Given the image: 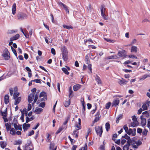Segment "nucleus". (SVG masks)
<instances>
[{
    "instance_id": "1",
    "label": "nucleus",
    "mask_w": 150,
    "mask_h": 150,
    "mask_svg": "<svg viewBox=\"0 0 150 150\" xmlns=\"http://www.w3.org/2000/svg\"><path fill=\"white\" fill-rule=\"evenodd\" d=\"M61 49L62 52V59L64 61H66L68 59V51L67 49V47L64 46L61 47Z\"/></svg>"
},
{
    "instance_id": "2",
    "label": "nucleus",
    "mask_w": 150,
    "mask_h": 150,
    "mask_svg": "<svg viewBox=\"0 0 150 150\" xmlns=\"http://www.w3.org/2000/svg\"><path fill=\"white\" fill-rule=\"evenodd\" d=\"M17 17L19 21H23L26 19L28 16L25 13L23 12H19L17 14Z\"/></svg>"
},
{
    "instance_id": "3",
    "label": "nucleus",
    "mask_w": 150,
    "mask_h": 150,
    "mask_svg": "<svg viewBox=\"0 0 150 150\" xmlns=\"http://www.w3.org/2000/svg\"><path fill=\"white\" fill-rule=\"evenodd\" d=\"M4 53L2 54V56L3 57L5 60H8L10 58V54L8 49H5L4 51Z\"/></svg>"
},
{
    "instance_id": "4",
    "label": "nucleus",
    "mask_w": 150,
    "mask_h": 150,
    "mask_svg": "<svg viewBox=\"0 0 150 150\" xmlns=\"http://www.w3.org/2000/svg\"><path fill=\"white\" fill-rule=\"evenodd\" d=\"M95 130L97 135L101 137L103 132L102 126L100 127L99 126L96 127H95Z\"/></svg>"
},
{
    "instance_id": "5",
    "label": "nucleus",
    "mask_w": 150,
    "mask_h": 150,
    "mask_svg": "<svg viewBox=\"0 0 150 150\" xmlns=\"http://www.w3.org/2000/svg\"><path fill=\"white\" fill-rule=\"evenodd\" d=\"M57 3L59 6L64 8L66 12L68 14H69V12L68 9L69 7L67 6L61 1L58 2Z\"/></svg>"
},
{
    "instance_id": "6",
    "label": "nucleus",
    "mask_w": 150,
    "mask_h": 150,
    "mask_svg": "<svg viewBox=\"0 0 150 150\" xmlns=\"http://www.w3.org/2000/svg\"><path fill=\"white\" fill-rule=\"evenodd\" d=\"M117 55L120 57H123V58H125L127 56V52L123 50L122 51H119L117 53Z\"/></svg>"
},
{
    "instance_id": "7",
    "label": "nucleus",
    "mask_w": 150,
    "mask_h": 150,
    "mask_svg": "<svg viewBox=\"0 0 150 150\" xmlns=\"http://www.w3.org/2000/svg\"><path fill=\"white\" fill-rule=\"evenodd\" d=\"M34 93L30 94L28 96V101L29 103L32 102L33 100L34 97Z\"/></svg>"
},
{
    "instance_id": "8",
    "label": "nucleus",
    "mask_w": 150,
    "mask_h": 150,
    "mask_svg": "<svg viewBox=\"0 0 150 150\" xmlns=\"http://www.w3.org/2000/svg\"><path fill=\"white\" fill-rule=\"evenodd\" d=\"M79 122L78 124H76L75 125V127H76L77 128L76 129L79 130L81 129V121L80 118H79L78 119Z\"/></svg>"
},
{
    "instance_id": "9",
    "label": "nucleus",
    "mask_w": 150,
    "mask_h": 150,
    "mask_svg": "<svg viewBox=\"0 0 150 150\" xmlns=\"http://www.w3.org/2000/svg\"><path fill=\"white\" fill-rule=\"evenodd\" d=\"M81 102L83 106V109L82 110V113L85 115V111L86 110V105L84 102V99H83V100H81Z\"/></svg>"
},
{
    "instance_id": "10",
    "label": "nucleus",
    "mask_w": 150,
    "mask_h": 150,
    "mask_svg": "<svg viewBox=\"0 0 150 150\" xmlns=\"http://www.w3.org/2000/svg\"><path fill=\"white\" fill-rule=\"evenodd\" d=\"M57 148V146H55L54 143H51L50 144L49 148L50 150H56Z\"/></svg>"
},
{
    "instance_id": "11",
    "label": "nucleus",
    "mask_w": 150,
    "mask_h": 150,
    "mask_svg": "<svg viewBox=\"0 0 150 150\" xmlns=\"http://www.w3.org/2000/svg\"><path fill=\"white\" fill-rule=\"evenodd\" d=\"M20 36V35L19 34H17L15 36L11 37L10 38V40L11 41H12L16 40L19 38Z\"/></svg>"
},
{
    "instance_id": "12",
    "label": "nucleus",
    "mask_w": 150,
    "mask_h": 150,
    "mask_svg": "<svg viewBox=\"0 0 150 150\" xmlns=\"http://www.w3.org/2000/svg\"><path fill=\"white\" fill-rule=\"evenodd\" d=\"M119 81L118 83L120 85H122L124 84H125L128 82L127 81L123 78L122 79H119Z\"/></svg>"
},
{
    "instance_id": "13",
    "label": "nucleus",
    "mask_w": 150,
    "mask_h": 150,
    "mask_svg": "<svg viewBox=\"0 0 150 150\" xmlns=\"http://www.w3.org/2000/svg\"><path fill=\"white\" fill-rule=\"evenodd\" d=\"M31 141H30L29 143L26 144L25 145V148L24 149V150H28V149L29 147H31L32 148L33 147V146L31 144Z\"/></svg>"
},
{
    "instance_id": "14",
    "label": "nucleus",
    "mask_w": 150,
    "mask_h": 150,
    "mask_svg": "<svg viewBox=\"0 0 150 150\" xmlns=\"http://www.w3.org/2000/svg\"><path fill=\"white\" fill-rule=\"evenodd\" d=\"M16 4L15 3H14L13 4L12 6V14L13 15L15 14L16 13Z\"/></svg>"
},
{
    "instance_id": "15",
    "label": "nucleus",
    "mask_w": 150,
    "mask_h": 150,
    "mask_svg": "<svg viewBox=\"0 0 150 150\" xmlns=\"http://www.w3.org/2000/svg\"><path fill=\"white\" fill-rule=\"evenodd\" d=\"M81 86L79 84H76L74 85L73 87V90L74 91H76L81 88Z\"/></svg>"
},
{
    "instance_id": "16",
    "label": "nucleus",
    "mask_w": 150,
    "mask_h": 150,
    "mask_svg": "<svg viewBox=\"0 0 150 150\" xmlns=\"http://www.w3.org/2000/svg\"><path fill=\"white\" fill-rule=\"evenodd\" d=\"M119 100H115L113 101L112 103V107L114 106L115 107H116L119 104Z\"/></svg>"
},
{
    "instance_id": "17",
    "label": "nucleus",
    "mask_w": 150,
    "mask_h": 150,
    "mask_svg": "<svg viewBox=\"0 0 150 150\" xmlns=\"http://www.w3.org/2000/svg\"><path fill=\"white\" fill-rule=\"evenodd\" d=\"M4 101L5 104H7L9 102V96L8 94L5 95L4 97Z\"/></svg>"
},
{
    "instance_id": "18",
    "label": "nucleus",
    "mask_w": 150,
    "mask_h": 150,
    "mask_svg": "<svg viewBox=\"0 0 150 150\" xmlns=\"http://www.w3.org/2000/svg\"><path fill=\"white\" fill-rule=\"evenodd\" d=\"M148 77H150V74H144L140 79V80L143 81Z\"/></svg>"
},
{
    "instance_id": "19",
    "label": "nucleus",
    "mask_w": 150,
    "mask_h": 150,
    "mask_svg": "<svg viewBox=\"0 0 150 150\" xmlns=\"http://www.w3.org/2000/svg\"><path fill=\"white\" fill-rule=\"evenodd\" d=\"M146 123V118H144V119H142L141 120V124L142 126L144 127L145 126Z\"/></svg>"
},
{
    "instance_id": "20",
    "label": "nucleus",
    "mask_w": 150,
    "mask_h": 150,
    "mask_svg": "<svg viewBox=\"0 0 150 150\" xmlns=\"http://www.w3.org/2000/svg\"><path fill=\"white\" fill-rule=\"evenodd\" d=\"M137 47L134 46H132L131 48V52H132L136 53L137 51Z\"/></svg>"
},
{
    "instance_id": "21",
    "label": "nucleus",
    "mask_w": 150,
    "mask_h": 150,
    "mask_svg": "<svg viewBox=\"0 0 150 150\" xmlns=\"http://www.w3.org/2000/svg\"><path fill=\"white\" fill-rule=\"evenodd\" d=\"M139 124V123L138 122H133L131 123L130 125L131 127H135L138 126Z\"/></svg>"
},
{
    "instance_id": "22",
    "label": "nucleus",
    "mask_w": 150,
    "mask_h": 150,
    "mask_svg": "<svg viewBox=\"0 0 150 150\" xmlns=\"http://www.w3.org/2000/svg\"><path fill=\"white\" fill-rule=\"evenodd\" d=\"M21 97H18V98H16V99H15V101L14 102V105H17L18 104V103H20V101L21 100Z\"/></svg>"
},
{
    "instance_id": "23",
    "label": "nucleus",
    "mask_w": 150,
    "mask_h": 150,
    "mask_svg": "<svg viewBox=\"0 0 150 150\" xmlns=\"http://www.w3.org/2000/svg\"><path fill=\"white\" fill-rule=\"evenodd\" d=\"M85 61L86 63L87 64H89L90 63V61L88 57V54H87L85 56Z\"/></svg>"
},
{
    "instance_id": "24",
    "label": "nucleus",
    "mask_w": 150,
    "mask_h": 150,
    "mask_svg": "<svg viewBox=\"0 0 150 150\" xmlns=\"http://www.w3.org/2000/svg\"><path fill=\"white\" fill-rule=\"evenodd\" d=\"M78 130H79L75 129L73 131L72 134V135H75V137L76 138H77L78 137Z\"/></svg>"
},
{
    "instance_id": "25",
    "label": "nucleus",
    "mask_w": 150,
    "mask_h": 150,
    "mask_svg": "<svg viewBox=\"0 0 150 150\" xmlns=\"http://www.w3.org/2000/svg\"><path fill=\"white\" fill-rule=\"evenodd\" d=\"M43 111V109L41 108H36L34 112L37 114H39L41 113Z\"/></svg>"
},
{
    "instance_id": "26",
    "label": "nucleus",
    "mask_w": 150,
    "mask_h": 150,
    "mask_svg": "<svg viewBox=\"0 0 150 150\" xmlns=\"http://www.w3.org/2000/svg\"><path fill=\"white\" fill-rule=\"evenodd\" d=\"M22 143V141L21 140L19 139L18 140H15L14 144V145H20Z\"/></svg>"
},
{
    "instance_id": "27",
    "label": "nucleus",
    "mask_w": 150,
    "mask_h": 150,
    "mask_svg": "<svg viewBox=\"0 0 150 150\" xmlns=\"http://www.w3.org/2000/svg\"><path fill=\"white\" fill-rule=\"evenodd\" d=\"M0 143V146L2 148L4 149L6 146L7 145L6 142L4 141H1Z\"/></svg>"
},
{
    "instance_id": "28",
    "label": "nucleus",
    "mask_w": 150,
    "mask_h": 150,
    "mask_svg": "<svg viewBox=\"0 0 150 150\" xmlns=\"http://www.w3.org/2000/svg\"><path fill=\"white\" fill-rule=\"evenodd\" d=\"M34 118L33 116H32L30 118H29L28 116H27L26 117V123H28L29 121L33 120Z\"/></svg>"
},
{
    "instance_id": "29",
    "label": "nucleus",
    "mask_w": 150,
    "mask_h": 150,
    "mask_svg": "<svg viewBox=\"0 0 150 150\" xmlns=\"http://www.w3.org/2000/svg\"><path fill=\"white\" fill-rule=\"evenodd\" d=\"M117 56L116 54L113 55L111 56L108 57H107L106 59H117Z\"/></svg>"
},
{
    "instance_id": "30",
    "label": "nucleus",
    "mask_w": 150,
    "mask_h": 150,
    "mask_svg": "<svg viewBox=\"0 0 150 150\" xmlns=\"http://www.w3.org/2000/svg\"><path fill=\"white\" fill-rule=\"evenodd\" d=\"M106 8L104 4H102L101 6V13L103 14V13H105V11Z\"/></svg>"
},
{
    "instance_id": "31",
    "label": "nucleus",
    "mask_w": 150,
    "mask_h": 150,
    "mask_svg": "<svg viewBox=\"0 0 150 150\" xmlns=\"http://www.w3.org/2000/svg\"><path fill=\"white\" fill-rule=\"evenodd\" d=\"M7 109L6 108L5 111L4 112H2L1 111H0V112H1V115L2 116H3V117H6L7 116Z\"/></svg>"
},
{
    "instance_id": "32",
    "label": "nucleus",
    "mask_w": 150,
    "mask_h": 150,
    "mask_svg": "<svg viewBox=\"0 0 150 150\" xmlns=\"http://www.w3.org/2000/svg\"><path fill=\"white\" fill-rule=\"evenodd\" d=\"M5 126L6 127V129L7 131H8L10 129H11V124H9L8 123L5 124Z\"/></svg>"
},
{
    "instance_id": "33",
    "label": "nucleus",
    "mask_w": 150,
    "mask_h": 150,
    "mask_svg": "<svg viewBox=\"0 0 150 150\" xmlns=\"http://www.w3.org/2000/svg\"><path fill=\"white\" fill-rule=\"evenodd\" d=\"M70 104V100L69 99L68 101H66L64 103V105L66 107H68Z\"/></svg>"
},
{
    "instance_id": "34",
    "label": "nucleus",
    "mask_w": 150,
    "mask_h": 150,
    "mask_svg": "<svg viewBox=\"0 0 150 150\" xmlns=\"http://www.w3.org/2000/svg\"><path fill=\"white\" fill-rule=\"evenodd\" d=\"M73 91L72 90V88L71 86H70L69 88V98H72L73 96L72 95V94L73 93Z\"/></svg>"
},
{
    "instance_id": "35",
    "label": "nucleus",
    "mask_w": 150,
    "mask_h": 150,
    "mask_svg": "<svg viewBox=\"0 0 150 150\" xmlns=\"http://www.w3.org/2000/svg\"><path fill=\"white\" fill-rule=\"evenodd\" d=\"M21 112V115L20 117V119L21 120H22V122H24V113L23 112V111L21 110H20Z\"/></svg>"
},
{
    "instance_id": "36",
    "label": "nucleus",
    "mask_w": 150,
    "mask_h": 150,
    "mask_svg": "<svg viewBox=\"0 0 150 150\" xmlns=\"http://www.w3.org/2000/svg\"><path fill=\"white\" fill-rule=\"evenodd\" d=\"M106 130L108 132L110 128V125L108 122H107L105 124Z\"/></svg>"
},
{
    "instance_id": "37",
    "label": "nucleus",
    "mask_w": 150,
    "mask_h": 150,
    "mask_svg": "<svg viewBox=\"0 0 150 150\" xmlns=\"http://www.w3.org/2000/svg\"><path fill=\"white\" fill-rule=\"evenodd\" d=\"M95 79L98 84H100L101 83V81L100 78L98 76L96 75Z\"/></svg>"
},
{
    "instance_id": "38",
    "label": "nucleus",
    "mask_w": 150,
    "mask_h": 150,
    "mask_svg": "<svg viewBox=\"0 0 150 150\" xmlns=\"http://www.w3.org/2000/svg\"><path fill=\"white\" fill-rule=\"evenodd\" d=\"M38 92H36V94L35 96V98L34 100L33 103H32V105H33L34 103L36 102L38 98V95L37 94Z\"/></svg>"
},
{
    "instance_id": "39",
    "label": "nucleus",
    "mask_w": 150,
    "mask_h": 150,
    "mask_svg": "<svg viewBox=\"0 0 150 150\" xmlns=\"http://www.w3.org/2000/svg\"><path fill=\"white\" fill-rule=\"evenodd\" d=\"M62 69L64 73L67 75L69 74V73L66 68L63 67L62 68Z\"/></svg>"
},
{
    "instance_id": "40",
    "label": "nucleus",
    "mask_w": 150,
    "mask_h": 150,
    "mask_svg": "<svg viewBox=\"0 0 150 150\" xmlns=\"http://www.w3.org/2000/svg\"><path fill=\"white\" fill-rule=\"evenodd\" d=\"M47 96V93L45 92L44 91H42L40 93L39 95V97L41 98L42 96Z\"/></svg>"
},
{
    "instance_id": "41",
    "label": "nucleus",
    "mask_w": 150,
    "mask_h": 150,
    "mask_svg": "<svg viewBox=\"0 0 150 150\" xmlns=\"http://www.w3.org/2000/svg\"><path fill=\"white\" fill-rule=\"evenodd\" d=\"M122 114H120L119 115L118 117L117 118L116 122L117 123H119L120 120L122 118Z\"/></svg>"
},
{
    "instance_id": "42",
    "label": "nucleus",
    "mask_w": 150,
    "mask_h": 150,
    "mask_svg": "<svg viewBox=\"0 0 150 150\" xmlns=\"http://www.w3.org/2000/svg\"><path fill=\"white\" fill-rule=\"evenodd\" d=\"M16 132L15 129L13 128H12L10 130V133L13 135H15L16 134Z\"/></svg>"
},
{
    "instance_id": "43",
    "label": "nucleus",
    "mask_w": 150,
    "mask_h": 150,
    "mask_svg": "<svg viewBox=\"0 0 150 150\" xmlns=\"http://www.w3.org/2000/svg\"><path fill=\"white\" fill-rule=\"evenodd\" d=\"M11 49L14 54V55L16 56V57H17V54L16 52V50L15 49H14L13 47L12 46H11Z\"/></svg>"
},
{
    "instance_id": "44",
    "label": "nucleus",
    "mask_w": 150,
    "mask_h": 150,
    "mask_svg": "<svg viewBox=\"0 0 150 150\" xmlns=\"http://www.w3.org/2000/svg\"><path fill=\"white\" fill-rule=\"evenodd\" d=\"M63 27L64 28H66L67 29H73V27L71 26H68L66 25H63Z\"/></svg>"
},
{
    "instance_id": "45",
    "label": "nucleus",
    "mask_w": 150,
    "mask_h": 150,
    "mask_svg": "<svg viewBox=\"0 0 150 150\" xmlns=\"http://www.w3.org/2000/svg\"><path fill=\"white\" fill-rule=\"evenodd\" d=\"M88 69L90 70V73H92V65L91 64H90V63L89 64H88Z\"/></svg>"
},
{
    "instance_id": "46",
    "label": "nucleus",
    "mask_w": 150,
    "mask_h": 150,
    "mask_svg": "<svg viewBox=\"0 0 150 150\" xmlns=\"http://www.w3.org/2000/svg\"><path fill=\"white\" fill-rule=\"evenodd\" d=\"M18 117V116H16L14 117V118L13 120V122L14 123H18V120L17 119Z\"/></svg>"
},
{
    "instance_id": "47",
    "label": "nucleus",
    "mask_w": 150,
    "mask_h": 150,
    "mask_svg": "<svg viewBox=\"0 0 150 150\" xmlns=\"http://www.w3.org/2000/svg\"><path fill=\"white\" fill-rule=\"evenodd\" d=\"M41 80L40 79H37L34 80H32V81H33V82H35L36 83H41Z\"/></svg>"
},
{
    "instance_id": "48",
    "label": "nucleus",
    "mask_w": 150,
    "mask_h": 150,
    "mask_svg": "<svg viewBox=\"0 0 150 150\" xmlns=\"http://www.w3.org/2000/svg\"><path fill=\"white\" fill-rule=\"evenodd\" d=\"M70 115L68 116V117L66 119V120L63 123L64 125H66L67 124L68 120H69V119L70 118Z\"/></svg>"
},
{
    "instance_id": "49",
    "label": "nucleus",
    "mask_w": 150,
    "mask_h": 150,
    "mask_svg": "<svg viewBox=\"0 0 150 150\" xmlns=\"http://www.w3.org/2000/svg\"><path fill=\"white\" fill-rule=\"evenodd\" d=\"M101 15L103 18L105 20H107L108 19V17L105 14V13H103V14L101 13Z\"/></svg>"
},
{
    "instance_id": "50",
    "label": "nucleus",
    "mask_w": 150,
    "mask_h": 150,
    "mask_svg": "<svg viewBox=\"0 0 150 150\" xmlns=\"http://www.w3.org/2000/svg\"><path fill=\"white\" fill-rule=\"evenodd\" d=\"M122 138H125L127 139H129L130 138L129 136L127 135V134H125L124 136H122Z\"/></svg>"
},
{
    "instance_id": "51",
    "label": "nucleus",
    "mask_w": 150,
    "mask_h": 150,
    "mask_svg": "<svg viewBox=\"0 0 150 150\" xmlns=\"http://www.w3.org/2000/svg\"><path fill=\"white\" fill-rule=\"evenodd\" d=\"M111 103L110 102H109L107 103L105 105V108L106 109H108L111 105Z\"/></svg>"
},
{
    "instance_id": "52",
    "label": "nucleus",
    "mask_w": 150,
    "mask_h": 150,
    "mask_svg": "<svg viewBox=\"0 0 150 150\" xmlns=\"http://www.w3.org/2000/svg\"><path fill=\"white\" fill-rule=\"evenodd\" d=\"M129 146L128 145H125L123 147V150H128Z\"/></svg>"
},
{
    "instance_id": "53",
    "label": "nucleus",
    "mask_w": 150,
    "mask_h": 150,
    "mask_svg": "<svg viewBox=\"0 0 150 150\" xmlns=\"http://www.w3.org/2000/svg\"><path fill=\"white\" fill-rule=\"evenodd\" d=\"M123 129L125 131V132L127 133L128 130V128L127 127V125H124L123 126Z\"/></svg>"
},
{
    "instance_id": "54",
    "label": "nucleus",
    "mask_w": 150,
    "mask_h": 150,
    "mask_svg": "<svg viewBox=\"0 0 150 150\" xmlns=\"http://www.w3.org/2000/svg\"><path fill=\"white\" fill-rule=\"evenodd\" d=\"M45 102H41L39 106L42 108H44V107H45Z\"/></svg>"
},
{
    "instance_id": "55",
    "label": "nucleus",
    "mask_w": 150,
    "mask_h": 150,
    "mask_svg": "<svg viewBox=\"0 0 150 150\" xmlns=\"http://www.w3.org/2000/svg\"><path fill=\"white\" fill-rule=\"evenodd\" d=\"M127 144H126L127 145H128L129 146H130L131 145V143H132V140L130 139V138L129 139H127Z\"/></svg>"
},
{
    "instance_id": "56",
    "label": "nucleus",
    "mask_w": 150,
    "mask_h": 150,
    "mask_svg": "<svg viewBox=\"0 0 150 150\" xmlns=\"http://www.w3.org/2000/svg\"><path fill=\"white\" fill-rule=\"evenodd\" d=\"M63 129V128L62 127H60L59 129L57 130V131L56 132V134H58L61 131H62Z\"/></svg>"
},
{
    "instance_id": "57",
    "label": "nucleus",
    "mask_w": 150,
    "mask_h": 150,
    "mask_svg": "<svg viewBox=\"0 0 150 150\" xmlns=\"http://www.w3.org/2000/svg\"><path fill=\"white\" fill-rule=\"evenodd\" d=\"M35 132L34 130H32L31 131L28 132V136H30L33 135L34 134Z\"/></svg>"
},
{
    "instance_id": "58",
    "label": "nucleus",
    "mask_w": 150,
    "mask_h": 150,
    "mask_svg": "<svg viewBox=\"0 0 150 150\" xmlns=\"http://www.w3.org/2000/svg\"><path fill=\"white\" fill-rule=\"evenodd\" d=\"M23 112L24 113V114H25V115L27 117L28 115V110L26 108H24L23 109Z\"/></svg>"
},
{
    "instance_id": "59",
    "label": "nucleus",
    "mask_w": 150,
    "mask_h": 150,
    "mask_svg": "<svg viewBox=\"0 0 150 150\" xmlns=\"http://www.w3.org/2000/svg\"><path fill=\"white\" fill-rule=\"evenodd\" d=\"M133 130L132 129L129 128V129L128 132H127V133L129 135H130L132 133Z\"/></svg>"
},
{
    "instance_id": "60",
    "label": "nucleus",
    "mask_w": 150,
    "mask_h": 150,
    "mask_svg": "<svg viewBox=\"0 0 150 150\" xmlns=\"http://www.w3.org/2000/svg\"><path fill=\"white\" fill-rule=\"evenodd\" d=\"M142 108H143V110H146L147 109V106L146 104H144L142 105Z\"/></svg>"
},
{
    "instance_id": "61",
    "label": "nucleus",
    "mask_w": 150,
    "mask_h": 150,
    "mask_svg": "<svg viewBox=\"0 0 150 150\" xmlns=\"http://www.w3.org/2000/svg\"><path fill=\"white\" fill-rule=\"evenodd\" d=\"M132 120L133 122H138L136 116L135 115H134L132 117Z\"/></svg>"
},
{
    "instance_id": "62",
    "label": "nucleus",
    "mask_w": 150,
    "mask_h": 150,
    "mask_svg": "<svg viewBox=\"0 0 150 150\" xmlns=\"http://www.w3.org/2000/svg\"><path fill=\"white\" fill-rule=\"evenodd\" d=\"M100 111L99 110L96 113V114L95 115L96 117H97L99 118H100Z\"/></svg>"
},
{
    "instance_id": "63",
    "label": "nucleus",
    "mask_w": 150,
    "mask_h": 150,
    "mask_svg": "<svg viewBox=\"0 0 150 150\" xmlns=\"http://www.w3.org/2000/svg\"><path fill=\"white\" fill-rule=\"evenodd\" d=\"M51 52L54 55H55L56 54V52L55 49L53 48H52L51 49Z\"/></svg>"
},
{
    "instance_id": "64",
    "label": "nucleus",
    "mask_w": 150,
    "mask_h": 150,
    "mask_svg": "<svg viewBox=\"0 0 150 150\" xmlns=\"http://www.w3.org/2000/svg\"><path fill=\"white\" fill-rule=\"evenodd\" d=\"M117 135L116 133L112 135V139L113 140H115V139L117 137Z\"/></svg>"
}]
</instances>
